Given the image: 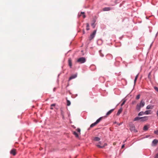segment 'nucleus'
<instances>
[{
    "label": "nucleus",
    "instance_id": "f257e3e1",
    "mask_svg": "<svg viewBox=\"0 0 158 158\" xmlns=\"http://www.w3.org/2000/svg\"><path fill=\"white\" fill-rule=\"evenodd\" d=\"M152 113V111L151 110H148L145 111L144 112H143V111H141L140 112L139 114H138V115L139 116H141L143 114H151Z\"/></svg>",
    "mask_w": 158,
    "mask_h": 158
},
{
    "label": "nucleus",
    "instance_id": "f03ea898",
    "mask_svg": "<svg viewBox=\"0 0 158 158\" xmlns=\"http://www.w3.org/2000/svg\"><path fill=\"white\" fill-rule=\"evenodd\" d=\"M145 104V103L142 100L140 103H138L137 105V109H140L141 108H142L144 106Z\"/></svg>",
    "mask_w": 158,
    "mask_h": 158
},
{
    "label": "nucleus",
    "instance_id": "7ed1b4c3",
    "mask_svg": "<svg viewBox=\"0 0 158 158\" xmlns=\"http://www.w3.org/2000/svg\"><path fill=\"white\" fill-rule=\"evenodd\" d=\"M86 61L85 59L83 57H81L79 58L77 60V62L80 64L84 63Z\"/></svg>",
    "mask_w": 158,
    "mask_h": 158
},
{
    "label": "nucleus",
    "instance_id": "20e7f679",
    "mask_svg": "<svg viewBox=\"0 0 158 158\" xmlns=\"http://www.w3.org/2000/svg\"><path fill=\"white\" fill-rule=\"evenodd\" d=\"M96 31L95 30L93 31V33L90 35V37H89V40H92L94 38L96 33Z\"/></svg>",
    "mask_w": 158,
    "mask_h": 158
},
{
    "label": "nucleus",
    "instance_id": "39448f33",
    "mask_svg": "<svg viewBox=\"0 0 158 158\" xmlns=\"http://www.w3.org/2000/svg\"><path fill=\"white\" fill-rule=\"evenodd\" d=\"M10 154L13 156H15L16 154V149L14 148L12 149L10 152Z\"/></svg>",
    "mask_w": 158,
    "mask_h": 158
},
{
    "label": "nucleus",
    "instance_id": "423d86ee",
    "mask_svg": "<svg viewBox=\"0 0 158 158\" xmlns=\"http://www.w3.org/2000/svg\"><path fill=\"white\" fill-rule=\"evenodd\" d=\"M148 116L141 117V118L140 119V121L143 122L145 121H146L148 119Z\"/></svg>",
    "mask_w": 158,
    "mask_h": 158
},
{
    "label": "nucleus",
    "instance_id": "0eeeda50",
    "mask_svg": "<svg viewBox=\"0 0 158 158\" xmlns=\"http://www.w3.org/2000/svg\"><path fill=\"white\" fill-rule=\"evenodd\" d=\"M106 56L107 59H112L113 57L112 55L110 54H107Z\"/></svg>",
    "mask_w": 158,
    "mask_h": 158
},
{
    "label": "nucleus",
    "instance_id": "6e6552de",
    "mask_svg": "<svg viewBox=\"0 0 158 158\" xmlns=\"http://www.w3.org/2000/svg\"><path fill=\"white\" fill-rule=\"evenodd\" d=\"M77 74H75L73 75H72L69 78V80L70 81V80L73 79L74 78H75L77 77Z\"/></svg>",
    "mask_w": 158,
    "mask_h": 158
},
{
    "label": "nucleus",
    "instance_id": "1a4fd4ad",
    "mask_svg": "<svg viewBox=\"0 0 158 158\" xmlns=\"http://www.w3.org/2000/svg\"><path fill=\"white\" fill-rule=\"evenodd\" d=\"M158 143V140L156 139H154L152 142V143L154 146L156 145Z\"/></svg>",
    "mask_w": 158,
    "mask_h": 158
},
{
    "label": "nucleus",
    "instance_id": "9d476101",
    "mask_svg": "<svg viewBox=\"0 0 158 158\" xmlns=\"http://www.w3.org/2000/svg\"><path fill=\"white\" fill-rule=\"evenodd\" d=\"M68 64L69 66H70V68H71L72 66V60L71 59V58H69L68 60Z\"/></svg>",
    "mask_w": 158,
    "mask_h": 158
},
{
    "label": "nucleus",
    "instance_id": "9b49d317",
    "mask_svg": "<svg viewBox=\"0 0 158 158\" xmlns=\"http://www.w3.org/2000/svg\"><path fill=\"white\" fill-rule=\"evenodd\" d=\"M130 130L131 131H134L135 132H136V130L135 129V126L133 125L131 127H130Z\"/></svg>",
    "mask_w": 158,
    "mask_h": 158
},
{
    "label": "nucleus",
    "instance_id": "f8f14e48",
    "mask_svg": "<svg viewBox=\"0 0 158 158\" xmlns=\"http://www.w3.org/2000/svg\"><path fill=\"white\" fill-rule=\"evenodd\" d=\"M104 117H102L99 118L95 122L97 124L101 120L104 118Z\"/></svg>",
    "mask_w": 158,
    "mask_h": 158
},
{
    "label": "nucleus",
    "instance_id": "ddd939ff",
    "mask_svg": "<svg viewBox=\"0 0 158 158\" xmlns=\"http://www.w3.org/2000/svg\"><path fill=\"white\" fill-rule=\"evenodd\" d=\"M141 118V117H137L134 118V119H133L134 121H138L139 120H140V119Z\"/></svg>",
    "mask_w": 158,
    "mask_h": 158
},
{
    "label": "nucleus",
    "instance_id": "4468645a",
    "mask_svg": "<svg viewBox=\"0 0 158 158\" xmlns=\"http://www.w3.org/2000/svg\"><path fill=\"white\" fill-rule=\"evenodd\" d=\"M114 109H111L108 111L106 114V116L110 114L113 111Z\"/></svg>",
    "mask_w": 158,
    "mask_h": 158
},
{
    "label": "nucleus",
    "instance_id": "2eb2a0df",
    "mask_svg": "<svg viewBox=\"0 0 158 158\" xmlns=\"http://www.w3.org/2000/svg\"><path fill=\"white\" fill-rule=\"evenodd\" d=\"M111 10L110 8L109 7H105L103 9V10L104 11H109Z\"/></svg>",
    "mask_w": 158,
    "mask_h": 158
},
{
    "label": "nucleus",
    "instance_id": "dca6fc26",
    "mask_svg": "<svg viewBox=\"0 0 158 158\" xmlns=\"http://www.w3.org/2000/svg\"><path fill=\"white\" fill-rule=\"evenodd\" d=\"M126 100L125 99H123L122 101V103L121 104V106H122L126 102Z\"/></svg>",
    "mask_w": 158,
    "mask_h": 158
},
{
    "label": "nucleus",
    "instance_id": "f3484780",
    "mask_svg": "<svg viewBox=\"0 0 158 158\" xmlns=\"http://www.w3.org/2000/svg\"><path fill=\"white\" fill-rule=\"evenodd\" d=\"M73 134L75 135V137L77 138L79 137V135L75 131H73Z\"/></svg>",
    "mask_w": 158,
    "mask_h": 158
},
{
    "label": "nucleus",
    "instance_id": "a211bd4d",
    "mask_svg": "<svg viewBox=\"0 0 158 158\" xmlns=\"http://www.w3.org/2000/svg\"><path fill=\"white\" fill-rule=\"evenodd\" d=\"M148 128V127L147 125H145L144 126L143 128V130L144 131H147Z\"/></svg>",
    "mask_w": 158,
    "mask_h": 158
},
{
    "label": "nucleus",
    "instance_id": "6ab92c4d",
    "mask_svg": "<svg viewBox=\"0 0 158 158\" xmlns=\"http://www.w3.org/2000/svg\"><path fill=\"white\" fill-rule=\"evenodd\" d=\"M122 109H119L118 112H117L116 115H118L119 114L122 112Z\"/></svg>",
    "mask_w": 158,
    "mask_h": 158
},
{
    "label": "nucleus",
    "instance_id": "aec40b11",
    "mask_svg": "<svg viewBox=\"0 0 158 158\" xmlns=\"http://www.w3.org/2000/svg\"><path fill=\"white\" fill-rule=\"evenodd\" d=\"M85 13L84 12H81V14L79 15V16L80 17L81 16V15H83V18H85V15H84Z\"/></svg>",
    "mask_w": 158,
    "mask_h": 158
},
{
    "label": "nucleus",
    "instance_id": "412c9836",
    "mask_svg": "<svg viewBox=\"0 0 158 158\" xmlns=\"http://www.w3.org/2000/svg\"><path fill=\"white\" fill-rule=\"evenodd\" d=\"M93 22L91 24V26L93 27V28H94L95 27V21L94 20L93 21Z\"/></svg>",
    "mask_w": 158,
    "mask_h": 158
},
{
    "label": "nucleus",
    "instance_id": "4be33fe9",
    "mask_svg": "<svg viewBox=\"0 0 158 158\" xmlns=\"http://www.w3.org/2000/svg\"><path fill=\"white\" fill-rule=\"evenodd\" d=\"M94 140L95 141H98L100 140V138L98 137H95L94 138Z\"/></svg>",
    "mask_w": 158,
    "mask_h": 158
},
{
    "label": "nucleus",
    "instance_id": "5701e85b",
    "mask_svg": "<svg viewBox=\"0 0 158 158\" xmlns=\"http://www.w3.org/2000/svg\"><path fill=\"white\" fill-rule=\"evenodd\" d=\"M97 124L95 122L94 123L92 124L90 126V127H93L95 126Z\"/></svg>",
    "mask_w": 158,
    "mask_h": 158
},
{
    "label": "nucleus",
    "instance_id": "b1692460",
    "mask_svg": "<svg viewBox=\"0 0 158 158\" xmlns=\"http://www.w3.org/2000/svg\"><path fill=\"white\" fill-rule=\"evenodd\" d=\"M138 74L135 77V80H134V83L135 84V83L136 82V80L138 78Z\"/></svg>",
    "mask_w": 158,
    "mask_h": 158
},
{
    "label": "nucleus",
    "instance_id": "393cba45",
    "mask_svg": "<svg viewBox=\"0 0 158 158\" xmlns=\"http://www.w3.org/2000/svg\"><path fill=\"white\" fill-rule=\"evenodd\" d=\"M89 23H87V24H86V27H87L86 30H88L89 29Z\"/></svg>",
    "mask_w": 158,
    "mask_h": 158
},
{
    "label": "nucleus",
    "instance_id": "a878e982",
    "mask_svg": "<svg viewBox=\"0 0 158 158\" xmlns=\"http://www.w3.org/2000/svg\"><path fill=\"white\" fill-rule=\"evenodd\" d=\"M71 103L70 101L67 100V105L68 106H69L70 105Z\"/></svg>",
    "mask_w": 158,
    "mask_h": 158
},
{
    "label": "nucleus",
    "instance_id": "bb28decb",
    "mask_svg": "<svg viewBox=\"0 0 158 158\" xmlns=\"http://www.w3.org/2000/svg\"><path fill=\"white\" fill-rule=\"evenodd\" d=\"M140 94H139V95H137V96L136 97V99H137V100L139 99L140 98Z\"/></svg>",
    "mask_w": 158,
    "mask_h": 158
},
{
    "label": "nucleus",
    "instance_id": "cd10ccee",
    "mask_svg": "<svg viewBox=\"0 0 158 158\" xmlns=\"http://www.w3.org/2000/svg\"><path fill=\"white\" fill-rule=\"evenodd\" d=\"M154 133L157 135H158V130L155 131H154Z\"/></svg>",
    "mask_w": 158,
    "mask_h": 158
},
{
    "label": "nucleus",
    "instance_id": "c85d7f7f",
    "mask_svg": "<svg viewBox=\"0 0 158 158\" xmlns=\"http://www.w3.org/2000/svg\"><path fill=\"white\" fill-rule=\"evenodd\" d=\"M97 146L98 147L100 148H104V146H101L100 145H97Z\"/></svg>",
    "mask_w": 158,
    "mask_h": 158
},
{
    "label": "nucleus",
    "instance_id": "c756f323",
    "mask_svg": "<svg viewBox=\"0 0 158 158\" xmlns=\"http://www.w3.org/2000/svg\"><path fill=\"white\" fill-rule=\"evenodd\" d=\"M101 52V50H100L99 51V53L100 54V56L102 57H103L104 56V55Z\"/></svg>",
    "mask_w": 158,
    "mask_h": 158
},
{
    "label": "nucleus",
    "instance_id": "7c9ffc66",
    "mask_svg": "<svg viewBox=\"0 0 158 158\" xmlns=\"http://www.w3.org/2000/svg\"><path fill=\"white\" fill-rule=\"evenodd\" d=\"M77 132L79 133H80V131H81V130H80V129L79 128H77Z\"/></svg>",
    "mask_w": 158,
    "mask_h": 158
},
{
    "label": "nucleus",
    "instance_id": "2f4dec72",
    "mask_svg": "<svg viewBox=\"0 0 158 158\" xmlns=\"http://www.w3.org/2000/svg\"><path fill=\"white\" fill-rule=\"evenodd\" d=\"M154 88L155 90L158 92V88L157 87H155Z\"/></svg>",
    "mask_w": 158,
    "mask_h": 158
},
{
    "label": "nucleus",
    "instance_id": "473e14b6",
    "mask_svg": "<svg viewBox=\"0 0 158 158\" xmlns=\"http://www.w3.org/2000/svg\"><path fill=\"white\" fill-rule=\"evenodd\" d=\"M155 158H158V153L156 155Z\"/></svg>",
    "mask_w": 158,
    "mask_h": 158
},
{
    "label": "nucleus",
    "instance_id": "72a5a7b5",
    "mask_svg": "<svg viewBox=\"0 0 158 158\" xmlns=\"http://www.w3.org/2000/svg\"><path fill=\"white\" fill-rule=\"evenodd\" d=\"M56 104H53L51 105V106H56Z\"/></svg>",
    "mask_w": 158,
    "mask_h": 158
},
{
    "label": "nucleus",
    "instance_id": "f704fd0d",
    "mask_svg": "<svg viewBox=\"0 0 158 158\" xmlns=\"http://www.w3.org/2000/svg\"><path fill=\"white\" fill-rule=\"evenodd\" d=\"M150 106H148L146 107V109H150Z\"/></svg>",
    "mask_w": 158,
    "mask_h": 158
},
{
    "label": "nucleus",
    "instance_id": "c9c22d12",
    "mask_svg": "<svg viewBox=\"0 0 158 158\" xmlns=\"http://www.w3.org/2000/svg\"><path fill=\"white\" fill-rule=\"evenodd\" d=\"M124 144H123L122 146V148H124Z\"/></svg>",
    "mask_w": 158,
    "mask_h": 158
},
{
    "label": "nucleus",
    "instance_id": "e433bc0d",
    "mask_svg": "<svg viewBox=\"0 0 158 158\" xmlns=\"http://www.w3.org/2000/svg\"><path fill=\"white\" fill-rule=\"evenodd\" d=\"M56 90V88H54L53 89V91H55V90Z\"/></svg>",
    "mask_w": 158,
    "mask_h": 158
},
{
    "label": "nucleus",
    "instance_id": "4c0bfd02",
    "mask_svg": "<svg viewBox=\"0 0 158 158\" xmlns=\"http://www.w3.org/2000/svg\"><path fill=\"white\" fill-rule=\"evenodd\" d=\"M121 124V123L118 124V125H120Z\"/></svg>",
    "mask_w": 158,
    "mask_h": 158
},
{
    "label": "nucleus",
    "instance_id": "58836bf2",
    "mask_svg": "<svg viewBox=\"0 0 158 158\" xmlns=\"http://www.w3.org/2000/svg\"><path fill=\"white\" fill-rule=\"evenodd\" d=\"M83 33H85V31H83Z\"/></svg>",
    "mask_w": 158,
    "mask_h": 158
},
{
    "label": "nucleus",
    "instance_id": "ea45409f",
    "mask_svg": "<svg viewBox=\"0 0 158 158\" xmlns=\"http://www.w3.org/2000/svg\"><path fill=\"white\" fill-rule=\"evenodd\" d=\"M116 123V122H115L114 123Z\"/></svg>",
    "mask_w": 158,
    "mask_h": 158
},
{
    "label": "nucleus",
    "instance_id": "a19ab883",
    "mask_svg": "<svg viewBox=\"0 0 158 158\" xmlns=\"http://www.w3.org/2000/svg\"><path fill=\"white\" fill-rule=\"evenodd\" d=\"M32 107H33V108H34V106H33Z\"/></svg>",
    "mask_w": 158,
    "mask_h": 158
},
{
    "label": "nucleus",
    "instance_id": "79ce46f5",
    "mask_svg": "<svg viewBox=\"0 0 158 158\" xmlns=\"http://www.w3.org/2000/svg\"><path fill=\"white\" fill-rule=\"evenodd\" d=\"M50 109H52V108H51Z\"/></svg>",
    "mask_w": 158,
    "mask_h": 158
}]
</instances>
